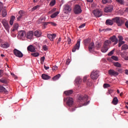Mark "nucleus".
Listing matches in <instances>:
<instances>
[{
  "mask_svg": "<svg viewBox=\"0 0 128 128\" xmlns=\"http://www.w3.org/2000/svg\"><path fill=\"white\" fill-rule=\"evenodd\" d=\"M118 38H120V40H118V42H122L123 40V37L122 36H118Z\"/></svg>",
  "mask_w": 128,
  "mask_h": 128,
  "instance_id": "nucleus-58",
  "label": "nucleus"
},
{
  "mask_svg": "<svg viewBox=\"0 0 128 128\" xmlns=\"http://www.w3.org/2000/svg\"><path fill=\"white\" fill-rule=\"evenodd\" d=\"M56 36V34H47V36L50 41H53V40L55 38Z\"/></svg>",
  "mask_w": 128,
  "mask_h": 128,
  "instance_id": "nucleus-20",
  "label": "nucleus"
},
{
  "mask_svg": "<svg viewBox=\"0 0 128 128\" xmlns=\"http://www.w3.org/2000/svg\"><path fill=\"white\" fill-rule=\"evenodd\" d=\"M108 50V47H103L102 48V49H101V52H102V53H106Z\"/></svg>",
  "mask_w": 128,
  "mask_h": 128,
  "instance_id": "nucleus-35",
  "label": "nucleus"
},
{
  "mask_svg": "<svg viewBox=\"0 0 128 128\" xmlns=\"http://www.w3.org/2000/svg\"><path fill=\"white\" fill-rule=\"evenodd\" d=\"M113 66L115 67L121 68V64L118 62H115L113 63Z\"/></svg>",
  "mask_w": 128,
  "mask_h": 128,
  "instance_id": "nucleus-33",
  "label": "nucleus"
},
{
  "mask_svg": "<svg viewBox=\"0 0 128 128\" xmlns=\"http://www.w3.org/2000/svg\"><path fill=\"white\" fill-rule=\"evenodd\" d=\"M60 76H61V75L60 74H58V75L54 76V77H53L52 78V79L53 80H56L58 79L59 78H60Z\"/></svg>",
  "mask_w": 128,
  "mask_h": 128,
  "instance_id": "nucleus-38",
  "label": "nucleus"
},
{
  "mask_svg": "<svg viewBox=\"0 0 128 128\" xmlns=\"http://www.w3.org/2000/svg\"><path fill=\"white\" fill-rule=\"evenodd\" d=\"M64 94H65L66 96H69L73 94V90H66L65 91Z\"/></svg>",
  "mask_w": 128,
  "mask_h": 128,
  "instance_id": "nucleus-22",
  "label": "nucleus"
},
{
  "mask_svg": "<svg viewBox=\"0 0 128 128\" xmlns=\"http://www.w3.org/2000/svg\"><path fill=\"white\" fill-rule=\"evenodd\" d=\"M103 86L104 88H109L110 87V86L108 84H104Z\"/></svg>",
  "mask_w": 128,
  "mask_h": 128,
  "instance_id": "nucleus-45",
  "label": "nucleus"
},
{
  "mask_svg": "<svg viewBox=\"0 0 128 128\" xmlns=\"http://www.w3.org/2000/svg\"><path fill=\"white\" fill-rule=\"evenodd\" d=\"M4 8L2 2H0V12H2V10H4L2 8Z\"/></svg>",
  "mask_w": 128,
  "mask_h": 128,
  "instance_id": "nucleus-48",
  "label": "nucleus"
},
{
  "mask_svg": "<svg viewBox=\"0 0 128 128\" xmlns=\"http://www.w3.org/2000/svg\"><path fill=\"white\" fill-rule=\"evenodd\" d=\"M27 50L30 52H35L36 48H34V46L32 45H30V46H28Z\"/></svg>",
  "mask_w": 128,
  "mask_h": 128,
  "instance_id": "nucleus-16",
  "label": "nucleus"
},
{
  "mask_svg": "<svg viewBox=\"0 0 128 128\" xmlns=\"http://www.w3.org/2000/svg\"><path fill=\"white\" fill-rule=\"evenodd\" d=\"M42 78L44 80H48L50 78V76L46 74H42Z\"/></svg>",
  "mask_w": 128,
  "mask_h": 128,
  "instance_id": "nucleus-26",
  "label": "nucleus"
},
{
  "mask_svg": "<svg viewBox=\"0 0 128 128\" xmlns=\"http://www.w3.org/2000/svg\"><path fill=\"white\" fill-rule=\"evenodd\" d=\"M92 14H93L94 16L96 18H100V16H102V12L98 9L93 10V12H92Z\"/></svg>",
  "mask_w": 128,
  "mask_h": 128,
  "instance_id": "nucleus-9",
  "label": "nucleus"
},
{
  "mask_svg": "<svg viewBox=\"0 0 128 128\" xmlns=\"http://www.w3.org/2000/svg\"><path fill=\"white\" fill-rule=\"evenodd\" d=\"M26 34L24 30L19 31L18 32V37L20 38V39H22V38H24Z\"/></svg>",
  "mask_w": 128,
  "mask_h": 128,
  "instance_id": "nucleus-13",
  "label": "nucleus"
},
{
  "mask_svg": "<svg viewBox=\"0 0 128 128\" xmlns=\"http://www.w3.org/2000/svg\"><path fill=\"white\" fill-rule=\"evenodd\" d=\"M34 34V36H36L38 38H40L42 36V32L40 30H36L34 32H33V34Z\"/></svg>",
  "mask_w": 128,
  "mask_h": 128,
  "instance_id": "nucleus-19",
  "label": "nucleus"
},
{
  "mask_svg": "<svg viewBox=\"0 0 128 128\" xmlns=\"http://www.w3.org/2000/svg\"><path fill=\"white\" fill-rule=\"evenodd\" d=\"M111 44L112 42H110V41L109 40H106L104 42V46L102 47H108L109 46V44Z\"/></svg>",
  "mask_w": 128,
  "mask_h": 128,
  "instance_id": "nucleus-25",
  "label": "nucleus"
},
{
  "mask_svg": "<svg viewBox=\"0 0 128 128\" xmlns=\"http://www.w3.org/2000/svg\"><path fill=\"white\" fill-rule=\"evenodd\" d=\"M86 80H87V76H85L84 77V82H86Z\"/></svg>",
  "mask_w": 128,
  "mask_h": 128,
  "instance_id": "nucleus-62",
  "label": "nucleus"
},
{
  "mask_svg": "<svg viewBox=\"0 0 128 128\" xmlns=\"http://www.w3.org/2000/svg\"><path fill=\"white\" fill-rule=\"evenodd\" d=\"M42 50H44V51H47L48 50V48L46 45L42 46Z\"/></svg>",
  "mask_w": 128,
  "mask_h": 128,
  "instance_id": "nucleus-43",
  "label": "nucleus"
},
{
  "mask_svg": "<svg viewBox=\"0 0 128 128\" xmlns=\"http://www.w3.org/2000/svg\"><path fill=\"white\" fill-rule=\"evenodd\" d=\"M112 30L110 28H106V29H102V31L103 32H108Z\"/></svg>",
  "mask_w": 128,
  "mask_h": 128,
  "instance_id": "nucleus-57",
  "label": "nucleus"
},
{
  "mask_svg": "<svg viewBox=\"0 0 128 128\" xmlns=\"http://www.w3.org/2000/svg\"><path fill=\"white\" fill-rule=\"evenodd\" d=\"M116 3L120 4L121 6H123L124 4V0H115Z\"/></svg>",
  "mask_w": 128,
  "mask_h": 128,
  "instance_id": "nucleus-31",
  "label": "nucleus"
},
{
  "mask_svg": "<svg viewBox=\"0 0 128 128\" xmlns=\"http://www.w3.org/2000/svg\"><path fill=\"white\" fill-rule=\"evenodd\" d=\"M0 47L4 48H7L8 47H10V46H8V44H2V45H0Z\"/></svg>",
  "mask_w": 128,
  "mask_h": 128,
  "instance_id": "nucleus-36",
  "label": "nucleus"
},
{
  "mask_svg": "<svg viewBox=\"0 0 128 128\" xmlns=\"http://www.w3.org/2000/svg\"><path fill=\"white\" fill-rule=\"evenodd\" d=\"M44 60H45V57L44 56H42L41 58V64L42 63H44Z\"/></svg>",
  "mask_w": 128,
  "mask_h": 128,
  "instance_id": "nucleus-53",
  "label": "nucleus"
},
{
  "mask_svg": "<svg viewBox=\"0 0 128 128\" xmlns=\"http://www.w3.org/2000/svg\"><path fill=\"white\" fill-rule=\"evenodd\" d=\"M118 48H120L121 46L123 45L124 44V42L123 41H118Z\"/></svg>",
  "mask_w": 128,
  "mask_h": 128,
  "instance_id": "nucleus-44",
  "label": "nucleus"
},
{
  "mask_svg": "<svg viewBox=\"0 0 128 128\" xmlns=\"http://www.w3.org/2000/svg\"><path fill=\"white\" fill-rule=\"evenodd\" d=\"M31 56H34L35 58L38 57L39 53H38V52L32 53V54H31Z\"/></svg>",
  "mask_w": 128,
  "mask_h": 128,
  "instance_id": "nucleus-41",
  "label": "nucleus"
},
{
  "mask_svg": "<svg viewBox=\"0 0 128 128\" xmlns=\"http://www.w3.org/2000/svg\"><path fill=\"white\" fill-rule=\"evenodd\" d=\"M82 12V10H81V8L80 5L76 4L75 6V8H74V13L76 14H80Z\"/></svg>",
  "mask_w": 128,
  "mask_h": 128,
  "instance_id": "nucleus-8",
  "label": "nucleus"
},
{
  "mask_svg": "<svg viewBox=\"0 0 128 128\" xmlns=\"http://www.w3.org/2000/svg\"><path fill=\"white\" fill-rule=\"evenodd\" d=\"M59 14V12H56L55 13L52 14L50 16L51 18H55L56 16H58V15Z\"/></svg>",
  "mask_w": 128,
  "mask_h": 128,
  "instance_id": "nucleus-37",
  "label": "nucleus"
},
{
  "mask_svg": "<svg viewBox=\"0 0 128 128\" xmlns=\"http://www.w3.org/2000/svg\"><path fill=\"white\" fill-rule=\"evenodd\" d=\"M49 22V24H50L51 26H56V24L55 23V22Z\"/></svg>",
  "mask_w": 128,
  "mask_h": 128,
  "instance_id": "nucleus-51",
  "label": "nucleus"
},
{
  "mask_svg": "<svg viewBox=\"0 0 128 128\" xmlns=\"http://www.w3.org/2000/svg\"><path fill=\"white\" fill-rule=\"evenodd\" d=\"M112 0H102V4H112Z\"/></svg>",
  "mask_w": 128,
  "mask_h": 128,
  "instance_id": "nucleus-32",
  "label": "nucleus"
},
{
  "mask_svg": "<svg viewBox=\"0 0 128 128\" xmlns=\"http://www.w3.org/2000/svg\"><path fill=\"white\" fill-rule=\"evenodd\" d=\"M95 46H94V43L92 42H90V44H89V52H92L94 50Z\"/></svg>",
  "mask_w": 128,
  "mask_h": 128,
  "instance_id": "nucleus-17",
  "label": "nucleus"
},
{
  "mask_svg": "<svg viewBox=\"0 0 128 128\" xmlns=\"http://www.w3.org/2000/svg\"><path fill=\"white\" fill-rule=\"evenodd\" d=\"M100 47H101V44H100V43L98 44L96 46V48H98V49H100Z\"/></svg>",
  "mask_w": 128,
  "mask_h": 128,
  "instance_id": "nucleus-55",
  "label": "nucleus"
},
{
  "mask_svg": "<svg viewBox=\"0 0 128 128\" xmlns=\"http://www.w3.org/2000/svg\"><path fill=\"white\" fill-rule=\"evenodd\" d=\"M109 41L111 42H113V46L116 45L118 42V40L115 35H113L112 36L110 37Z\"/></svg>",
  "mask_w": 128,
  "mask_h": 128,
  "instance_id": "nucleus-5",
  "label": "nucleus"
},
{
  "mask_svg": "<svg viewBox=\"0 0 128 128\" xmlns=\"http://www.w3.org/2000/svg\"><path fill=\"white\" fill-rule=\"evenodd\" d=\"M2 23L4 25V28H5V30H7L8 32H10V26L8 25V22L6 20H4L2 21Z\"/></svg>",
  "mask_w": 128,
  "mask_h": 128,
  "instance_id": "nucleus-11",
  "label": "nucleus"
},
{
  "mask_svg": "<svg viewBox=\"0 0 128 128\" xmlns=\"http://www.w3.org/2000/svg\"><path fill=\"white\" fill-rule=\"evenodd\" d=\"M27 39L32 40V36H33V32L32 31H29L27 32L25 36Z\"/></svg>",
  "mask_w": 128,
  "mask_h": 128,
  "instance_id": "nucleus-15",
  "label": "nucleus"
},
{
  "mask_svg": "<svg viewBox=\"0 0 128 128\" xmlns=\"http://www.w3.org/2000/svg\"><path fill=\"white\" fill-rule=\"evenodd\" d=\"M67 42H68V44H70L72 43V39H70V38H68Z\"/></svg>",
  "mask_w": 128,
  "mask_h": 128,
  "instance_id": "nucleus-54",
  "label": "nucleus"
},
{
  "mask_svg": "<svg viewBox=\"0 0 128 128\" xmlns=\"http://www.w3.org/2000/svg\"><path fill=\"white\" fill-rule=\"evenodd\" d=\"M48 2H50V6H53L56 4V0H48Z\"/></svg>",
  "mask_w": 128,
  "mask_h": 128,
  "instance_id": "nucleus-30",
  "label": "nucleus"
},
{
  "mask_svg": "<svg viewBox=\"0 0 128 128\" xmlns=\"http://www.w3.org/2000/svg\"><path fill=\"white\" fill-rule=\"evenodd\" d=\"M0 92H4L5 94H8V90L2 86H0Z\"/></svg>",
  "mask_w": 128,
  "mask_h": 128,
  "instance_id": "nucleus-23",
  "label": "nucleus"
},
{
  "mask_svg": "<svg viewBox=\"0 0 128 128\" xmlns=\"http://www.w3.org/2000/svg\"><path fill=\"white\" fill-rule=\"evenodd\" d=\"M124 74H126L128 75V70H126Z\"/></svg>",
  "mask_w": 128,
  "mask_h": 128,
  "instance_id": "nucleus-64",
  "label": "nucleus"
},
{
  "mask_svg": "<svg viewBox=\"0 0 128 128\" xmlns=\"http://www.w3.org/2000/svg\"><path fill=\"white\" fill-rule=\"evenodd\" d=\"M87 100H88V96L86 95L84 96L80 95L78 96V102L80 103H82L87 102Z\"/></svg>",
  "mask_w": 128,
  "mask_h": 128,
  "instance_id": "nucleus-4",
  "label": "nucleus"
},
{
  "mask_svg": "<svg viewBox=\"0 0 128 128\" xmlns=\"http://www.w3.org/2000/svg\"><path fill=\"white\" fill-rule=\"evenodd\" d=\"M108 74H109L110 76H116L118 75V73L114 70H108Z\"/></svg>",
  "mask_w": 128,
  "mask_h": 128,
  "instance_id": "nucleus-12",
  "label": "nucleus"
},
{
  "mask_svg": "<svg viewBox=\"0 0 128 128\" xmlns=\"http://www.w3.org/2000/svg\"><path fill=\"white\" fill-rule=\"evenodd\" d=\"M112 59L113 60L116 62L118 61V58L116 56H112Z\"/></svg>",
  "mask_w": 128,
  "mask_h": 128,
  "instance_id": "nucleus-42",
  "label": "nucleus"
},
{
  "mask_svg": "<svg viewBox=\"0 0 128 128\" xmlns=\"http://www.w3.org/2000/svg\"><path fill=\"white\" fill-rule=\"evenodd\" d=\"M81 82H82V79L80 78V77L76 78L75 80V83L76 85L78 86V87H80V84H81Z\"/></svg>",
  "mask_w": 128,
  "mask_h": 128,
  "instance_id": "nucleus-18",
  "label": "nucleus"
},
{
  "mask_svg": "<svg viewBox=\"0 0 128 128\" xmlns=\"http://www.w3.org/2000/svg\"><path fill=\"white\" fill-rule=\"evenodd\" d=\"M14 55L16 56L21 58H22L24 56L22 54L21 52L19 51L17 49H14Z\"/></svg>",
  "mask_w": 128,
  "mask_h": 128,
  "instance_id": "nucleus-10",
  "label": "nucleus"
},
{
  "mask_svg": "<svg viewBox=\"0 0 128 128\" xmlns=\"http://www.w3.org/2000/svg\"><path fill=\"white\" fill-rule=\"evenodd\" d=\"M40 8V5H38L36 6H34L33 8H31V11L34 12V10H36L38 8Z\"/></svg>",
  "mask_w": 128,
  "mask_h": 128,
  "instance_id": "nucleus-39",
  "label": "nucleus"
},
{
  "mask_svg": "<svg viewBox=\"0 0 128 128\" xmlns=\"http://www.w3.org/2000/svg\"><path fill=\"white\" fill-rule=\"evenodd\" d=\"M124 60L128 61V56L124 57Z\"/></svg>",
  "mask_w": 128,
  "mask_h": 128,
  "instance_id": "nucleus-63",
  "label": "nucleus"
},
{
  "mask_svg": "<svg viewBox=\"0 0 128 128\" xmlns=\"http://www.w3.org/2000/svg\"><path fill=\"white\" fill-rule=\"evenodd\" d=\"M128 48V46L126 44H124L122 47V50H126Z\"/></svg>",
  "mask_w": 128,
  "mask_h": 128,
  "instance_id": "nucleus-40",
  "label": "nucleus"
},
{
  "mask_svg": "<svg viewBox=\"0 0 128 128\" xmlns=\"http://www.w3.org/2000/svg\"><path fill=\"white\" fill-rule=\"evenodd\" d=\"M66 104L68 106H72L73 104V98L70 97L67 98Z\"/></svg>",
  "mask_w": 128,
  "mask_h": 128,
  "instance_id": "nucleus-14",
  "label": "nucleus"
},
{
  "mask_svg": "<svg viewBox=\"0 0 128 128\" xmlns=\"http://www.w3.org/2000/svg\"><path fill=\"white\" fill-rule=\"evenodd\" d=\"M81 40L78 38V41L76 42V44L75 46L72 48V52H75L76 50H79L80 47V42Z\"/></svg>",
  "mask_w": 128,
  "mask_h": 128,
  "instance_id": "nucleus-6",
  "label": "nucleus"
},
{
  "mask_svg": "<svg viewBox=\"0 0 128 128\" xmlns=\"http://www.w3.org/2000/svg\"><path fill=\"white\" fill-rule=\"evenodd\" d=\"M75 110L76 108L74 107H70V112H73L75 111Z\"/></svg>",
  "mask_w": 128,
  "mask_h": 128,
  "instance_id": "nucleus-49",
  "label": "nucleus"
},
{
  "mask_svg": "<svg viewBox=\"0 0 128 128\" xmlns=\"http://www.w3.org/2000/svg\"><path fill=\"white\" fill-rule=\"evenodd\" d=\"M2 10V16L4 18L5 16H7V12L6 11V10L5 9Z\"/></svg>",
  "mask_w": 128,
  "mask_h": 128,
  "instance_id": "nucleus-34",
  "label": "nucleus"
},
{
  "mask_svg": "<svg viewBox=\"0 0 128 128\" xmlns=\"http://www.w3.org/2000/svg\"><path fill=\"white\" fill-rule=\"evenodd\" d=\"M11 76H12L14 77V80H18V77H16L14 74L13 73H11L10 74Z\"/></svg>",
  "mask_w": 128,
  "mask_h": 128,
  "instance_id": "nucleus-59",
  "label": "nucleus"
},
{
  "mask_svg": "<svg viewBox=\"0 0 128 128\" xmlns=\"http://www.w3.org/2000/svg\"><path fill=\"white\" fill-rule=\"evenodd\" d=\"M49 24V22H45L44 23V26H48Z\"/></svg>",
  "mask_w": 128,
  "mask_h": 128,
  "instance_id": "nucleus-60",
  "label": "nucleus"
},
{
  "mask_svg": "<svg viewBox=\"0 0 128 128\" xmlns=\"http://www.w3.org/2000/svg\"><path fill=\"white\" fill-rule=\"evenodd\" d=\"M18 14H19V16H18L17 17V20H20L22 18V16H24V12L22 10H20L18 12Z\"/></svg>",
  "mask_w": 128,
  "mask_h": 128,
  "instance_id": "nucleus-24",
  "label": "nucleus"
},
{
  "mask_svg": "<svg viewBox=\"0 0 128 128\" xmlns=\"http://www.w3.org/2000/svg\"><path fill=\"white\" fill-rule=\"evenodd\" d=\"M70 59H68L66 60V64L68 65V64H70Z\"/></svg>",
  "mask_w": 128,
  "mask_h": 128,
  "instance_id": "nucleus-61",
  "label": "nucleus"
},
{
  "mask_svg": "<svg viewBox=\"0 0 128 128\" xmlns=\"http://www.w3.org/2000/svg\"><path fill=\"white\" fill-rule=\"evenodd\" d=\"M104 12L109 13L111 12L114 10V6L112 5H109L108 6H106L104 10Z\"/></svg>",
  "mask_w": 128,
  "mask_h": 128,
  "instance_id": "nucleus-7",
  "label": "nucleus"
},
{
  "mask_svg": "<svg viewBox=\"0 0 128 128\" xmlns=\"http://www.w3.org/2000/svg\"><path fill=\"white\" fill-rule=\"evenodd\" d=\"M118 103V98L116 97H115L113 98L112 102V104H114V106H116Z\"/></svg>",
  "mask_w": 128,
  "mask_h": 128,
  "instance_id": "nucleus-27",
  "label": "nucleus"
},
{
  "mask_svg": "<svg viewBox=\"0 0 128 128\" xmlns=\"http://www.w3.org/2000/svg\"><path fill=\"white\" fill-rule=\"evenodd\" d=\"M113 21L114 22H116V25L118 26H120L122 24H124V21L123 19L120 17H116L115 18H113Z\"/></svg>",
  "mask_w": 128,
  "mask_h": 128,
  "instance_id": "nucleus-2",
  "label": "nucleus"
},
{
  "mask_svg": "<svg viewBox=\"0 0 128 128\" xmlns=\"http://www.w3.org/2000/svg\"><path fill=\"white\" fill-rule=\"evenodd\" d=\"M16 18L14 16H11V18H10V26L13 25V22H14V19Z\"/></svg>",
  "mask_w": 128,
  "mask_h": 128,
  "instance_id": "nucleus-28",
  "label": "nucleus"
},
{
  "mask_svg": "<svg viewBox=\"0 0 128 128\" xmlns=\"http://www.w3.org/2000/svg\"><path fill=\"white\" fill-rule=\"evenodd\" d=\"M100 76V72L98 70H93L90 73V78L93 80H96Z\"/></svg>",
  "mask_w": 128,
  "mask_h": 128,
  "instance_id": "nucleus-1",
  "label": "nucleus"
},
{
  "mask_svg": "<svg viewBox=\"0 0 128 128\" xmlns=\"http://www.w3.org/2000/svg\"><path fill=\"white\" fill-rule=\"evenodd\" d=\"M84 26H86V24H82V25H80L78 26V28H84Z\"/></svg>",
  "mask_w": 128,
  "mask_h": 128,
  "instance_id": "nucleus-52",
  "label": "nucleus"
},
{
  "mask_svg": "<svg viewBox=\"0 0 128 128\" xmlns=\"http://www.w3.org/2000/svg\"><path fill=\"white\" fill-rule=\"evenodd\" d=\"M0 82L4 84H7L8 80L6 78H2V79H0Z\"/></svg>",
  "mask_w": 128,
  "mask_h": 128,
  "instance_id": "nucleus-29",
  "label": "nucleus"
},
{
  "mask_svg": "<svg viewBox=\"0 0 128 128\" xmlns=\"http://www.w3.org/2000/svg\"><path fill=\"white\" fill-rule=\"evenodd\" d=\"M114 21L113 20H106V25L112 26V24H114Z\"/></svg>",
  "mask_w": 128,
  "mask_h": 128,
  "instance_id": "nucleus-21",
  "label": "nucleus"
},
{
  "mask_svg": "<svg viewBox=\"0 0 128 128\" xmlns=\"http://www.w3.org/2000/svg\"><path fill=\"white\" fill-rule=\"evenodd\" d=\"M58 70V66H53V67H52V70Z\"/></svg>",
  "mask_w": 128,
  "mask_h": 128,
  "instance_id": "nucleus-56",
  "label": "nucleus"
},
{
  "mask_svg": "<svg viewBox=\"0 0 128 128\" xmlns=\"http://www.w3.org/2000/svg\"><path fill=\"white\" fill-rule=\"evenodd\" d=\"M116 71L120 73H122L123 72V69L121 68H116Z\"/></svg>",
  "mask_w": 128,
  "mask_h": 128,
  "instance_id": "nucleus-46",
  "label": "nucleus"
},
{
  "mask_svg": "<svg viewBox=\"0 0 128 128\" xmlns=\"http://www.w3.org/2000/svg\"><path fill=\"white\" fill-rule=\"evenodd\" d=\"M114 50H112L110 52L109 54H108V56H112V55H113Z\"/></svg>",
  "mask_w": 128,
  "mask_h": 128,
  "instance_id": "nucleus-47",
  "label": "nucleus"
},
{
  "mask_svg": "<svg viewBox=\"0 0 128 128\" xmlns=\"http://www.w3.org/2000/svg\"><path fill=\"white\" fill-rule=\"evenodd\" d=\"M18 23H16L14 24V28H16V30H18Z\"/></svg>",
  "mask_w": 128,
  "mask_h": 128,
  "instance_id": "nucleus-50",
  "label": "nucleus"
},
{
  "mask_svg": "<svg viewBox=\"0 0 128 128\" xmlns=\"http://www.w3.org/2000/svg\"><path fill=\"white\" fill-rule=\"evenodd\" d=\"M62 11L64 14H68V13H70L72 12V6L68 4H64V5Z\"/></svg>",
  "mask_w": 128,
  "mask_h": 128,
  "instance_id": "nucleus-3",
  "label": "nucleus"
}]
</instances>
